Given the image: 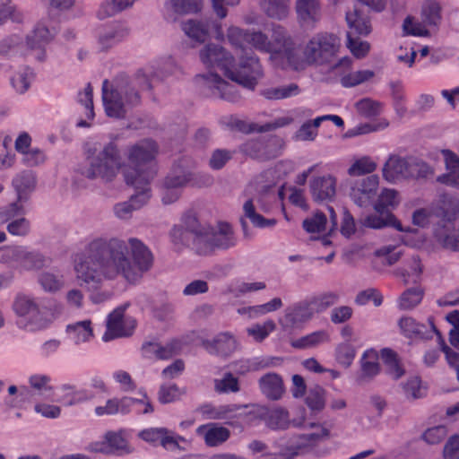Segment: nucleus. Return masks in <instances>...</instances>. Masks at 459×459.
Returning a JSON list of instances; mask_svg holds the SVG:
<instances>
[{"label": "nucleus", "mask_w": 459, "mask_h": 459, "mask_svg": "<svg viewBox=\"0 0 459 459\" xmlns=\"http://www.w3.org/2000/svg\"><path fill=\"white\" fill-rule=\"evenodd\" d=\"M152 264V252L138 238L126 241L100 236L89 241L84 253L76 255L74 269L80 286L96 288L103 279L115 280L118 276L136 283Z\"/></svg>", "instance_id": "obj_1"}, {"label": "nucleus", "mask_w": 459, "mask_h": 459, "mask_svg": "<svg viewBox=\"0 0 459 459\" xmlns=\"http://www.w3.org/2000/svg\"><path fill=\"white\" fill-rule=\"evenodd\" d=\"M151 90L152 85L145 74L138 72L132 82L117 81L110 89L108 80L103 82L102 100L106 115L113 118H125L132 107L138 105L141 96L136 87Z\"/></svg>", "instance_id": "obj_2"}, {"label": "nucleus", "mask_w": 459, "mask_h": 459, "mask_svg": "<svg viewBox=\"0 0 459 459\" xmlns=\"http://www.w3.org/2000/svg\"><path fill=\"white\" fill-rule=\"evenodd\" d=\"M340 47L339 39L328 32L315 34L306 44L302 54L291 40V49L287 64L295 70L304 69L307 65H324L329 63L336 55Z\"/></svg>", "instance_id": "obj_3"}, {"label": "nucleus", "mask_w": 459, "mask_h": 459, "mask_svg": "<svg viewBox=\"0 0 459 459\" xmlns=\"http://www.w3.org/2000/svg\"><path fill=\"white\" fill-rule=\"evenodd\" d=\"M88 166L81 169V174L89 179L112 181L122 168L121 155L114 143H108L95 155L88 158Z\"/></svg>", "instance_id": "obj_4"}, {"label": "nucleus", "mask_w": 459, "mask_h": 459, "mask_svg": "<svg viewBox=\"0 0 459 459\" xmlns=\"http://www.w3.org/2000/svg\"><path fill=\"white\" fill-rule=\"evenodd\" d=\"M136 171L134 169L124 171V178L126 185L134 187L135 194L128 201L117 204L114 206V213L120 220L131 218L133 212L146 204L152 196V172L144 171L139 175V178L136 177Z\"/></svg>", "instance_id": "obj_5"}, {"label": "nucleus", "mask_w": 459, "mask_h": 459, "mask_svg": "<svg viewBox=\"0 0 459 459\" xmlns=\"http://www.w3.org/2000/svg\"><path fill=\"white\" fill-rule=\"evenodd\" d=\"M249 48L270 53L272 58L287 62L291 49V38L280 26L273 29L271 39L262 31H250L247 43Z\"/></svg>", "instance_id": "obj_6"}, {"label": "nucleus", "mask_w": 459, "mask_h": 459, "mask_svg": "<svg viewBox=\"0 0 459 459\" xmlns=\"http://www.w3.org/2000/svg\"><path fill=\"white\" fill-rule=\"evenodd\" d=\"M206 232L195 214H186L182 224L174 226L170 231V237L175 245L193 246L200 254L201 248L205 247L204 238Z\"/></svg>", "instance_id": "obj_7"}, {"label": "nucleus", "mask_w": 459, "mask_h": 459, "mask_svg": "<svg viewBox=\"0 0 459 459\" xmlns=\"http://www.w3.org/2000/svg\"><path fill=\"white\" fill-rule=\"evenodd\" d=\"M262 75L259 60L253 55L241 56L238 65L236 66L233 63L226 72L228 79L249 90L255 89Z\"/></svg>", "instance_id": "obj_8"}, {"label": "nucleus", "mask_w": 459, "mask_h": 459, "mask_svg": "<svg viewBox=\"0 0 459 459\" xmlns=\"http://www.w3.org/2000/svg\"><path fill=\"white\" fill-rule=\"evenodd\" d=\"M157 152L155 143L151 140H143L132 145L127 152L129 164L123 168L122 173L124 174L126 169H134L137 173L136 177L139 178L143 172L149 171L152 172V180L156 172L151 161L155 158Z\"/></svg>", "instance_id": "obj_9"}, {"label": "nucleus", "mask_w": 459, "mask_h": 459, "mask_svg": "<svg viewBox=\"0 0 459 459\" xmlns=\"http://www.w3.org/2000/svg\"><path fill=\"white\" fill-rule=\"evenodd\" d=\"M398 326L402 334L412 340H429L436 334L441 348V340H444L440 332L437 329L432 317L428 318L427 324L418 322L411 316H403L398 321Z\"/></svg>", "instance_id": "obj_10"}, {"label": "nucleus", "mask_w": 459, "mask_h": 459, "mask_svg": "<svg viewBox=\"0 0 459 459\" xmlns=\"http://www.w3.org/2000/svg\"><path fill=\"white\" fill-rule=\"evenodd\" d=\"M62 311V305L56 299H45L39 304L37 303V308L27 318L25 327L32 331L42 330L58 318Z\"/></svg>", "instance_id": "obj_11"}, {"label": "nucleus", "mask_w": 459, "mask_h": 459, "mask_svg": "<svg viewBox=\"0 0 459 459\" xmlns=\"http://www.w3.org/2000/svg\"><path fill=\"white\" fill-rule=\"evenodd\" d=\"M204 231L207 233L204 239L205 247L201 248L200 254H207L214 248L227 249L236 244L233 230L227 222H220L216 231L210 226L204 225Z\"/></svg>", "instance_id": "obj_12"}, {"label": "nucleus", "mask_w": 459, "mask_h": 459, "mask_svg": "<svg viewBox=\"0 0 459 459\" xmlns=\"http://www.w3.org/2000/svg\"><path fill=\"white\" fill-rule=\"evenodd\" d=\"M127 305L116 308L108 316L107 331L103 335L104 341L115 338L130 336L135 327V320L131 317H125V310Z\"/></svg>", "instance_id": "obj_13"}, {"label": "nucleus", "mask_w": 459, "mask_h": 459, "mask_svg": "<svg viewBox=\"0 0 459 459\" xmlns=\"http://www.w3.org/2000/svg\"><path fill=\"white\" fill-rule=\"evenodd\" d=\"M379 178L377 175L357 179L351 185L349 195L359 207L368 206L377 195Z\"/></svg>", "instance_id": "obj_14"}, {"label": "nucleus", "mask_w": 459, "mask_h": 459, "mask_svg": "<svg viewBox=\"0 0 459 459\" xmlns=\"http://www.w3.org/2000/svg\"><path fill=\"white\" fill-rule=\"evenodd\" d=\"M198 83L211 95L219 97L228 101H236L239 99L238 92L235 87L224 81L219 74L208 73L196 76Z\"/></svg>", "instance_id": "obj_15"}, {"label": "nucleus", "mask_w": 459, "mask_h": 459, "mask_svg": "<svg viewBox=\"0 0 459 459\" xmlns=\"http://www.w3.org/2000/svg\"><path fill=\"white\" fill-rule=\"evenodd\" d=\"M199 57L205 67H218L225 76L227 69H230L234 62V57L230 52L223 47L212 43L204 46L199 52Z\"/></svg>", "instance_id": "obj_16"}, {"label": "nucleus", "mask_w": 459, "mask_h": 459, "mask_svg": "<svg viewBox=\"0 0 459 459\" xmlns=\"http://www.w3.org/2000/svg\"><path fill=\"white\" fill-rule=\"evenodd\" d=\"M139 437L152 445L160 444L166 450L180 449L178 441L184 440L180 436H175L166 428H150L142 430Z\"/></svg>", "instance_id": "obj_17"}, {"label": "nucleus", "mask_w": 459, "mask_h": 459, "mask_svg": "<svg viewBox=\"0 0 459 459\" xmlns=\"http://www.w3.org/2000/svg\"><path fill=\"white\" fill-rule=\"evenodd\" d=\"M181 29L187 37L199 42H204L208 39L211 29L216 30L217 38L223 36L221 27L208 19L202 21L187 20L181 23Z\"/></svg>", "instance_id": "obj_18"}, {"label": "nucleus", "mask_w": 459, "mask_h": 459, "mask_svg": "<svg viewBox=\"0 0 459 459\" xmlns=\"http://www.w3.org/2000/svg\"><path fill=\"white\" fill-rule=\"evenodd\" d=\"M411 161V158L391 155L383 166L384 178L391 183L410 178Z\"/></svg>", "instance_id": "obj_19"}, {"label": "nucleus", "mask_w": 459, "mask_h": 459, "mask_svg": "<svg viewBox=\"0 0 459 459\" xmlns=\"http://www.w3.org/2000/svg\"><path fill=\"white\" fill-rule=\"evenodd\" d=\"M296 12L302 26L313 29L321 19V7L317 0H297Z\"/></svg>", "instance_id": "obj_20"}, {"label": "nucleus", "mask_w": 459, "mask_h": 459, "mask_svg": "<svg viewBox=\"0 0 459 459\" xmlns=\"http://www.w3.org/2000/svg\"><path fill=\"white\" fill-rule=\"evenodd\" d=\"M258 386L262 394L271 401L280 400L285 393L282 377L274 372L263 375L258 379Z\"/></svg>", "instance_id": "obj_21"}, {"label": "nucleus", "mask_w": 459, "mask_h": 459, "mask_svg": "<svg viewBox=\"0 0 459 459\" xmlns=\"http://www.w3.org/2000/svg\"><path fill=\"white\" fill-rule=\"evenodd\" d=\"M275 142L276 141L273 139L267 142L259 139L248 140L241 145L240 151L253 159L262 160H269L277 155L276 152L272 150L275 145Z\"/></svg>", "instance_id": "obj_22"}, {"label": "nucleus", "mask_w": 459, "mask_h": 459, "mask_svg": "<svg viewBox=\"0 0 459 459\" xmlns=\"http://www.w3.org/2000/svg\"><path fill=\"white\" fill-rule=\"evenodd\" d=\"M310 190L316 201L331 200L336 194V179L330 175L315 178L310 182Z\"/></svg>", "instance_id": "obj_23"}, {"label": "nucleus", "mask_w": 459, "mask_h": 459, "mask_svg": "<svg viewBox=\"0 0 459 459\" xmlns=\"http://www.w3.org/2000/svg\"><path fill=\"white\" fill-rule=\"evenodd\" d=\"M180 349L179 342L173 340L166 345H160L156 342H148L143 344V355L148 359H169Z\"/></svg>", "instance_id": "obj_24"}, {"label": "nucleus", "mask_w": 459, "mask_h": 459, "mask_svg": "<svg viewBox=\"0 0 459 459\" xmlns=\"http://www.w3.org/2000/svg\"><path fill=\"white\" fill-rule=\"evenodd\" d=\"M245 408H247V405L222 404L215 406L204 404L198 410L206 419L229 420L237 418L238 411Z\"/></svg>", "instance_id": "obj_25"}, {"label": "nucleus", "mask_w": 459, "mask_h": 459, "mask_svg": "<svg viewBox=\"0 0 459 459\" xmlns=\"http://www.w3.org/2000/svg\"><path fill=\"white\" fill-rule=\"evenodd\" d=\"M204 346L212 354L228 357L237 350L238 343L230 333H221L212 341L205 342Z\"/></svg>", "instance_id": "obj_26"}, {"label": "nucleus", "mask_w": 459, "mask_h": 459, "mask_svg": "<svg viewBox=\"0 0 459 459\" xmlns=\"http://www.w3.org/2000/svg\"><path fill=\"white\" fill-rule=\"evenodd\" d=\"M196 433L204 437L205 444L209 446H220L228 440L230 436L227 428L214 423L199 426Z\"/></svg>", "instance_id": "obj_27"}, {"label": "nucleus", "mask_w": 459, "mask_h": 459, "mask_svg": "<svg viewBox=\"0 0 459 459\" xmlns=\"http://www.w3.org/2000/svg\"><path fill=\"white\" fill-rule=\"evenodd\" d=\"M48 264V259L37 251H30L25 247L20 246L17 257V267L26 270H39Z\"/></svg>", "instance_id": "obj_28"}, {"label": "nucleus", "mask_w": 459, "mask_h": 459, "mask_svg": "<svg viewBox=\"0 0 459 459\" xmlns=\"http://www.w3.org/2000/svg\"><path fill=\"white\" fill-rule=\"evenodd\" d=\"M261 414L265 425L274 430H284L290 426V413L282 407H275L271 410L264 408Z\"/></svg>", "instance_id": "obj_29"}, {"label": "nucleus", "mask_w": 459, "mask_h": 459, "mask_svg": "<svg viewBox=\"0 0 459 459\" xmlns=\"http://www.w3.org/2000/svg\"><path fill=\"white\" fill-rule=\"evenodd\" d=\"M314 309L309 303L299 304L286 310L282 325L285 327H295L310 320L314 316Z\"/></svg>", "instance_id": "obj_30"}, {"label": "nucleus", "mask_w": 459, "mask_h": 459, "mask_svg": "<svg viewBox=\"0 0 459 459\" xmlns=\"http://www.w3.org/2000/svg\"><path fill=\"white\" fill-rule=\"evenodd\" d=\"M52 35L48 29L39 23L36 25L32 32L26 38V45L30 50L38 52L36 57L39 60L43 58V48L51 39Z\"/></svg>", "instance_id": "obj_31"}, {"label": "nucleus", "mask_w": 459, "mask_h": 459, "mask_svg": "<svg viewBox=\"0 0 459 459\" xmlns=\"http://www.w3.org/2000/svg\"><path fill=\"white\" fill-rule=\"evenodd\" d=\"M423 271V265L420 258L417 255H411L405 263L404 266L397 271V274L403 280L404 284L416 282Z\"/></svg>", "instance_id": "obj_32"}, {"label": "nucleus", "mask_w": 459, "mask_h": 459, "mask_svg": "<svg viewBox=\"0 0 459 459\" xmlns=\"http://www.w3.org/2000/svg\"><path fill=\"white\" fill-rule=\"evenodd\" d=\"M301 92L299 86L295 82L270 87L262 91V95L269 100H280L298 96Z\"/></svg>", "instance_id": "obj_33"}, {"label": "nucleus", "mask_w": 459, "mask_h": 459, "mask_svg": "<svg viewBox=\"0 0 459 459\" xmlns=\"http://www.w3.org/2000/svg\"><path fill=\"white\" fill-rule=\"evenodd\" d=\"M13 184L17 192L18 202H23L28 199V194L33 191L36 180L31 171H24L16 176Z\"/></svg>", "instance_id": "obj_34"}, {"label": "nucleus", "mask_w": 459, "mask_h": 459, "mask_svg": "<svg viewBox=\"0 0 459 459\" xmlns=\"http://www.w3.org/2000/svg\"><path fill=\"white\" fill-rule=\"evenodd\" d=\"M379 373L377 355L374 351H367L361 359V373L358 377L359 383L366 382Z\"/></svg>", "instance_id": "obj_35"}, {"label": "nucleus", "mask_w": 459, "mask_h": 459, "mask_svg": "<svg viewBox=\"0 0 459 459\" xmlns=\"http://www.w3.org/2000/svg\"><path fill=\"white\" fill-rule=\"evenodd\" d=\"M263 11L271 18L281 20L290 11V0H258Z\"/></svg>", "instance_id": "obj_36"}, {"label": "nucleus", "mask_w": 459, "mask_h": 459, "mask_svg": "<svg viewBox=\"0 0 459 459\" xmlns=\"http://www.w3.org/2000/svg\"><path fill=\"white\" fill-rule=\"evenodd\" d=\"M213 389L217 394L238 393L240 391L239 380L230 371H226L221 377L213 379Z\"/></svg>", "instance_id": "obj_37"}, {"label": "nucleus", "mask_w": 459, "mask_h": 459, "mask_svg": "<svg viewBox=\"0 0 459 459\" xmlns=\"http://www.w3.org/2000/svg\"><path fill=\"white\" fill-rule=\"evenodd\" d=\"M424 289L415 286L404 290L398 299V306L403 310H411L422 300Z\"/></svg>", "instance_id": "obj_38"}, {"label": "nucleus", "mask_w": 459, "mask_h": 459, "mask_svg": "<svg viewBox=\"0 0 459 459\" xmlns=\"http://www.w3.org/2000/svg\"><path fill=\"white\" fill-rule=\"evenodd\" d=\"M305 403L312 414L321 412L325 407V390L319 385L310 388L305 397Z\"/></svg>", "instance_id": "obj_39"}, {"label": "nucleus", "mask_w": 459, "mask_h": 459, "mask_svg": "<svg viewBox=\"0 0 459 459\" xmlns=\"http://www.w3.org/2000/svg\"><path fill=\"white\" fill-rule=\"evenodd\" d=\"M204 4V0H169L168 6L170 10L180 15L199 13Z\"/></svg>", "instance_id": "obj_40"}, {"label": "nucleus", "mask_w": 459, "mask_h": 459, "mask_svg": "<svg viewBox=\"0 0 459 459\" xmlns=\"http://www.w3.org/2000/svg\"><path fill=\"white\" fill-rule=\"evenodd\" d=\"M381 359L385 364L386 373L394 379H398L404 375V369L400 365L397 354L394 351L388 348L383 349Z\"/></svg>", "instance_id": "obj_41"}, {"label": "nucleus", "mask_w": 459, "mask_h": 459, "mask_svg": "<svg viewBox=\"0 0 459 459\" xmlns=\"http://www.w3.org/2000/svg\"><path fill=\"white\" fill-rule=\"evenodd\" d=\"M346 22L349 28L354 30V33L368 35L371 31L368 20L362 17L359 11L357 9H353L346 13Z\"/></svg>", "instance_id": "obj_42"}, {"label": "nucleus", "mask_w": 459, "mask_h": 459, "mask_svg": "<svg viewBox=\"0 0 459 459\" xmlns=\"http://www.w3.org/2000/svg\"><path fill=\"white\" fill-rule=\"evenodd\" d=\"M36 308L35 299L24 294H18L13 303V310L19 317H29Z\"/></svg>", "instance_id": "obj_43"}, {"label": "nucleus", "mask_w": 459, "mask_h": 459, "mask_svg": "<svg viewBox=\"0 0 459 459\" xmlns=\"http://www.w3.org/2000/svg\"><path fill=\"white\" fill-rule=\"evenodd\" d=\"M329 340L326 331L320 330L299 338L291 342L292 347L297 349H307L316 347Z\"/></svg>", "instance_id": "obj_44"}, {"label": "nucleus", "mask_w": 459, "mask_h": 459, "mask_svg": "<svg viewBox=\"0 0 459 459\" xmlns=\"http://www.w3.org/2000/svg\"><path fill=\"white\" fill-rule=\"evenodd\" d=\"M340 299V294L336 291H326L314 297L310 305L316 313L323 312L336 304Z\"/></svg>", "instance_id": "obj_45"}, {"label": "nucleus", "mask_w": 459, "mask_h": 459, "mask_svg": "<svg viewBox=\"0 0 459 459\" xmlns=\"http://www.w3.org/2000/svg\"><path fill=\"white\" fill-rule=\"evenodd\" d=\"M249 32L238 27L230 26L227 30V39L233 48L246 51L247 50Z\"/></svg>", "instance_id": "obj_46"}, {"label": "nucleus", "mask_w": 459, "mask_h": 459, "mask_svg": "<svg viewBox=\"0 0 459 459\" xmlns=\"http://www.w3.org/2000/svg\"><path fill=\"white\" fill-rule=\"evenodd\" d=\"M377 162L370 157L363 156L356 160L348 169V174L351 177H359L364 174L372 173L377 169Z\"/></svg>", "instance_id": "obj_47"}, {"label": "nucleus", "mask_w": 459, "mask_h": 459, "mask_svg": "<svg viewBox=\"0 0 459 459\" xmlns=\"http://www.w3.org/2000/svg\"><path fill=\"white\" fill-rule=\"evenodd\" d=\"M244 214L250 220L254 226L259 228L272 227L276 223L274 219H265L255 212V208L252 200H247L243 206Z\"/></svg>", "instance_id": "obj_48"}, {"label": "nucleus", "mask_w": 459, "mask_h": 459, "mask_svg": "<svg viewBox=\"0 0 459 459\" xmlns=\"http://www.w3.org/2000/svg\"><path fill=\"white\" fill-rule=\"evenodd\" d=\"M397 195L398 193L394 189H383L374 204L375 211L377 212H387L389 207L396 206L399 203Z\"/></svg>", "instance_id": "obj_49"}, {"label": "nucleus", "mask_w": 459, "mask_h": 459, "mask_svg": "<svg viewBox=\"0 0 459 459\" xmlns=\"http://www.w3.org/2000/svg\"><path fill=\"white\" fill-rule=\"evenodd\" d=\"M306 454L302 443L299 437L294 436L289 439L286 444L281 445L280 452L278 454L281 459H293L295 456Z\"/></svg>", "instance_id": "obj_50"}, {"label": "nucleus", "mask_w": 459, "mask_h": 459, "mask_svg": "<svg viewBox=\"0 0 459 459\" xmlns=\"http://www.w3.org/2000/svg\"><path fill=\"white\" fill-rule=\"evenodd\" d=\"M67 331L72 333L77 342H84L93 336L91 322L84 320L67 326Z\"/></svg>", "instance_id": "obj_51"}, {"label": "nucleus", "mask_w": 459, "mask_h": 459, "mask_svg": "<svg viewBox=\"0 0 459 459\" xmlns=\"http://www.w3.org/2000/svg\"><path fill=\"white\" fill-rule=\"evenodd\" d=\"M22 202L11 203L6 206L0 208V226L8 224L10 221L17 219L19 216L25 214V209L22 204Z\"/></svg>", "instance_id": "obj_52"}, {"label": "nucleus", "mask_w": 459, "mask_h": 459, "mask_svg": "<svg viewBox=\"0 0 459 459\" xmlns=\"http://www.w3.org/2000/svg\"><path fill=\"white\" fill-rule=\"evenodd\" d=\"M284 124L282 122H281L280 120L273 122V123H266L263 126H259L255 123L248 124V123H246L241 120H237L234 123V126L238 131L247 133V134L253 133V132H259V133L269 132V131L274 130L276 128H279V127L282 126Z\"/></svg>", "instance_id": "obj_53"}, {"label": "nucleus", "mask_w": 459, "mask_h": 459, "mask_svg": "<svg viewBox=\"0 0 459 459\" xmlns=\"http://www.w3.org/2000/svg\"><path fill=\"white\" fill-rule=\"evenodd\" d=\"M440 6L437 2L427 1L422 6V19L427 25H437L441 20Z\"/></svg>", "instance_id": "obj_54"}, {"label": "nucleus", "mask_w": 459, "mask_h": 459, "mask_svg": "<svg viewBox=\"0 0 459 459\" xmlns=\"http://www.w3.org/2000/svg\"><path fill=\"white\" fill-rule=\"evenodd\" d=\"M355 108L360 115L366 117H371L380 114L382 104L372 99L364 98L356 102Z\"/></svg>", "instance_id": "obj_55"}, {"label": "nucleus", "mask_w": 459, "mask_h": 459, "mask_svg": "<svg viewBox=\"0 0 459 459\" xmlns=\"http://www.w3.org/2000/svg\"><path fill=\"white\" fill-rule=\"evenodd\" d=\"M321 123L320 117L305 122L298 130L297 137L301 141H314L317 136V128Z\"/></svg>", "instance_id": "obj_56"}, {"label": "nucleus", "mask_w": 459, "mask_h": 459, "mask_svg": "<svg viewBox=\"0 0 459 459\" xmlns=\"http://www.w3.org/2000/svg\"><path fill=\"white\" fill-rule=\"evenodd\" d=\"M12 0H0V25L7 19L15 22H21L23 20V14L15 6L11 4Z\"/></svg>", "instance_id": "obj_57"}, {"label": "nucleus", "mask_w": 459, "mask_h": 459, "mask_svg": "<svg viewBox=\"0 0 459 459\" xmlns=\"http://www.w3.org/2000/svg\"><path fill=\"white\" fill-rule=\"evenodd\" d=\"M235 152L228 149L214 150L209 159V166L215 170L222 169L232 158Z\"/></svg>", "instance_id": "obj_58"}, {"label": "nucleus", "mask_w": 459, "mask_h": 459, "mask_svg": "<svg viewBox=\"0 0 459 459\" xmlns=\"http://www.w3.org/2000/svg\"><path fill=\"white\" fill-rule=\"evenodd\" d=\"M302 226L308 233L322 232L326 229V217L321 212H316L312 217L304 220Z\"/></svg>", "instance_id": "obj_59"}, {"label": "nucleus", "mask_w": 459, "mask_h": 459, "mask_svg": "<svg viewBox=\"0 0 459 459\" xmlns=\"http://www.w3.org/2000/svg\"><path fill=\"white\" fill-rule=\"evenodd\" d=\"M330 432L327 429L321 426L319 433H309L298 435L300 443L306 453H307L313 446H315L319 441L328 438Z\"/></svg>", "instance_id": "obj_60"}, {"label": "nucleus", "mask_w": 459, "mask_h": 459, "mask_svg": "<svg viewBox=\"0 0 459 459\" xmlns=\"http://www.w3.org/2000/svg\"><path fill=\"white\" fill-rule=\"evenodd\" d=\"M6 230L12 236L25 237L30 231V223L23 215L19 216L6 225Z\"/></svg>", "instance_id": "obj_61"}, {"label": "nucleus", "mask_w": 459, "mask_h": 459, "mask_svg": "<svg viewBox=\"0 0 459 459\" xmlns=\"http://www.w3.org/2000/svg\"><path fill=\"white\" fill-rule=\"evenodd\" d=\"M275 327V323L273 320H267L262 325H254L252 327L247 328V332L248 335L252 336L256 342H261L264 340Z\"/></svg>", "instance_id": "obj_62"}, {"label": "nucleus", "mask_w": 459, "mask_h": 459, "mask_svg": "<svg viewBox=\"0 0 459 459\" xmlns=\"http://www.w3.org/2000/svg\"><path fill=\"white\" fill-rule=\"evenodd\" d=\"M374 76V72L371 70H360L352 72L342 78V84L344 87H353L368 81Z\"/></svg>", "instance_id": "obj_63"}, {"label": "nucleus", "mask_w": 459, "mask_h": 459, "mask_svg": "<svg viewBox=\"0 0 459 459\" xmlns=\"http://www.w3.org/2000/svg\"><path fill=\"white\" fill-rule=\"evenodd\" d=\"M441 246L453 252H459V229L453 228L446 235L438 237Z\"/></svg>", "instance_id": "obj_64"}]
</instances>
